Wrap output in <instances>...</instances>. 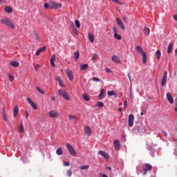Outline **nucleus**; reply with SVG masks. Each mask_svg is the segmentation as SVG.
Masks as SVG:
<instances>
[{"label":"nucleus","mask_w":177,"mask_h":177,"mask_svg":"<svg viewBox=\"0 0 177 177\" xmlns=\"http://www.w3.org/2000/svg\"><path fill=\"white\" fill-rule=\"evenodd\" d=\"M82 97L86 102H89V97L86 94H83Z\"/></svg>","instance_id":"obj_34"},{"label":"nucleus","mask_w":177,"mask_h":177,"mask_svg":"<svg viewBox=\"0 0 177 177\" xmlns=\"http://www.w3.org/2000/svg\"><path fill=\"white\" fill-rule=\"evenodd\" d=\"M64 165L65 167H68V166H70V162H65L64 163Z\"/></svg>","instance_id":"obj_52"},{"label":"nucleus","mask_w":177,"mask_h":177,"mask_svg":"<svg viewBox=\"0 0 177 177\" xmlns=\"http://www.w3.org/2000/svg\"><path fill=\"white\" fill-rule=\"evenodd\" d=\"M116 21H117L118 26H119L120 28H121V30H122V31H124V30H125V26L124 25V23L122 22L121 19L117 18Z\"/></svg>","instance_id":"obj_12"},{"label":"nucleus","mask_w":177,"mask_h":177,"mask_svg":"<svg viewBox=\"0 0 177 177\" xmlns=\"http://www.w3.org/2000/svg\"><path fill=\"white\" fill-rule=\"evenodd\" d=\"M48 115L50 118H57L59 117V113L56 111H50L48 112Z\"/></svg>","instance_id":"obj_9"},{"label":"nucleus","mask_w":177,"mask_h":177,"mask_svg":"<svg viewBox=\"0 0 177 177\" xmlns=\"http://www.w3.org/2000/svg\"><path fill=\"white\" fill-rule=\"evenodd\" d=\"M26 100H27L28 103H30L32 102V100H31V98H30V97H27Z\"/></svg>","instance_id":"obj_54"},{"label":"nucleus","mask_w":177,"mask_h":177,"mask_svg":"<svg viewBox=\"0 0 177 177\" xmlns=\"http://www.w3.org/2000/svg\"><path fill=\"white\" fill-rule=\"evenodd\" d=\"M133 133H136V135H143L145 132H146V129H145V126L143 124H140L137 126H135L133 129Z\"/></svg>","instance_id":"obj_1"},{"label":"nucleus","mask_w":177,"mask_h":177,"mask_svg":"<svg viewBox=\"0 0 177 177\" xmlns=\"http://www.w3.org/2000/svg\"><path fill=\"white\" fill-rule=\"evenodd\" d=\"M41 53V51L38 49L37 51H36V56H39V54Z\"/></svg>","instance_id":"obj_56"},{"label":"nucleus","mask_w":177,"mask_h":177,"mask_svg":"<svg viewBox=\"0 0 177 177\" xmlns=\"http://www.w3.org/2000/svg\"><path fill=\"white\" fill-rule=\"evenodd\" d=\"M36 89L38 92H39L40 93H41V95H45V91L42 89H41V88L39 87H36Z\"/></svg>","instance_id":"obj_36"},{"label":"nucleus","mask_w":177,"mask_h":177,"mask_svg":"<svg viewBox=\"0 0 177 177\" xmlns=\"http://www.w3.org/2000/svg\"><path fill=\"white\" fill-rule=\"evenodd\" d=\"M168 80V72L165 71L163 73V76L161 80L160 85L162 88L167 85V81Z\"/></svg>","instance_id":"obj_5"},{"label":"nucleus","mask_w":177,"mask_h":177,"mask_svg":"<svg viewBox=\"0 0 177 177\" xmlns=\"http://www.w3.org/2000/svg\"><path fill=\"white\" fill-rule=\"evenodd\" d=\"M66 75L71 81L74 80V75H73V71L71 69H66Z\"/></svg>","instance_id":"obj_11"},{"label":"nucleus","mask_w":177,"mask_h":177,"mask_svg":"<svg viewBox=\"0 0 177 177\" xmlns=\"http://www.w3.org/2000/svg\"><path fill=\"white\" fill-rule=\"evenodd\" d=\"M88 38L91 44L94 42L95 37H93V35L92 33H88Z\"/></svg>","instance_id":"obj_20"},{"label":"nucleus","mask_w":177,"mask_h":177,"mask_svg":"<svg viewBox=\"0 0 177 177\" xmlns=\"http://www.w3.org/2000/svg\"><path fill=\"white\" fill-rule=\"evenodd\" d=\"M105 71H106V73H111V70H110V68H105Z\"/></svg>","instance_id":"obj_57"},{"label":"nucleus","mask_w":177,"mask_h":177,"mask_svg":"<svg viewBox=\"0 0 177 177\" xmlns=\"http://www.w3.org/2000/svg\"><path fill=\"white\" fill-rule=\"evenodd\" d=\"M10 64L12 66V67H19V62L17 61L10 62Z\"/></svg>","instance_id":"obj_32"},{"label":"nucleus","mask_w":177,"mask_h":177,"mask_svg":"<svg viewBox=\"0 0 177 177\" xmlns=\"http://www.w3.org/2000/svg\"><path fill=\"white\" fill-rule=\"evenodd\" d=\"M114 145H115V149H120L121 147V145L120 144V141L118 140H115L114 141Z\"/></svg>","instance_id":"obj_23"},{"label":"nucleus","mask_w":177,"mask_h":177,"mask_svg":"<svg viewBox=\"0 0 177 177\" xmlns=\"http://www.w3.org/2000/svg\"><path fill=\"white\" fill-rule=\"evenodd\" d=\"M88 67H89V65H88V64H80V70H82V71H84V70H87Z\"/></svg>","instance_id":"obj_22"},{"label":"nucleus","mask_w":177,"mask_h":177,"mask_svg":"<svg viewBox=\"0 0 177 177\" xmlns=\"http://www.w3.org/2000/svg\"><path fill=\"white\" fill-rule=\"evenodd\" d=\"M66 175L68 177H71V175H73V171L71 170H67Z\"/></svg>","instance_id":"obj_44"},{"label":"nucleus","mask_w":177,"mask_h":177,"mask_svg":"<svg viewBox=\"0 0 177 177\" xmlns=\"http://www.w3.org/2000/svg\"><path fill=\"white\" fill-rule=\"evenodd\" d=\"M44 9H50V4L48 3H44Z\"/></svg>","instance_id":"obj_43"},{"label":"nucleus","mask_w":177,"mask_h":177,"mask_svg":"<svg viewBox=\"0 0 177 177\" xmlns=\"http://www.w3.org/2000/svg\"><path fill=\"white\" fill-rule=\"evenodd\" d=\"M111 60L112 62H113L114 63H117L118 64H120L121 63L120 57H117V55H112Z\"/></svg>","instance_id":"obj_15"},{"label":"nucleus","mask_w":177,"mask_h":177,"mask_svg":"<svg viewBox=\"0 0 177 177\" xmlns=\"http://www.w3.org/2000/svg\"><path fill=\"white\" fill-rule=\"evenodd\" d=\"M147 171L149 170H146V169H145L143 175H147Z\"/></svg>","instance_id":"obj_62"},{"label":"nucleus","mask_w":177,"mask_h":177,"mask_svg":"<svg viewBox=\"0 0 177 177\" xmlns=\"http://www.w3.org/2000/svg\"><path fill=\"white\" fill-rule=\"evenodd\" d=\"M51 100H56V97H55V95L51 96Z\"/></svg>","instance_id":"obj_61"},{"label":"nucleus","mask_w":177,"mask_h":177,"mask_svg":"<svg viewBox=\"0 0 177 177\" xmlns=\"http://www.w3.org/2000/svg\"><path fill=\"white\" fill-rule=\"evenodd\" d=\"M18 114H19V107L15 106L13 109V117H17Z\"/></svg>","instance_id":"obj_21"},{"label":"nucleus","mask_w":177,"mask_h":177,"mask_svg":"<svg viewBox=\"0 0 177 177\" xmlns=\"http://www.w3.org/2000/svg\"><path fill=\"white\" fill-rule=\"evenodd\" d=\"M35 39H36V41H39V37L38 36V34L35 33Z\"/></svg>","instance_id":"obj_50"},{"label":"nucleus","mask_w":177,"mask_h":177,"mask_svg":"<svg viewBox=\"0 0 177 177\" xmlns=\"http://www.w3.org/2000/svg\"><path fill=\"white\" fill-rule=\"evenodd\" d=\"M50 9H59L63 6L62 3H57L53 0H50Z\"/></svg>","instance_id":"obj_4"},{"label":"nucleus","mask_w":177,"mask_h":177,"mask_svg":"<svg viewBox=\"0 0 177 177\" xmlns=\"http://www.w3.org/2000/svg\"><path fill=\"white\" fill-rule=\"evenodd\" d=\"M74 59L75 60H78V59H80V50H77L74 53Z\"/></svg>","instance_id":"obj_28"},{"label":"nucleus","mask_w":177,"mask_h":177,"mask_svg":"<svg viewBox=\"0 0 177 177\" xmlns=\"http://www.w3.org/2000/svg\"><path fill=\"white\" fill-rule=\"evenodd\" d=\"M127 77H128V78H129V81H130V83L132 84V80L131 79V74H130V73H128V74H127Z\"/></svg>","instance_id":"obj_51"},{"label":"nucleus","mask_w":177,"mask_h":177,"mask_svg":"<svg viewBox=\"0 0 177 177\" xmlns=\"http://www.w3.org/2000/svg\"><path fill=\"white\" fill-rule=\"evenodd\" d=\"M80 169L85 170V169H89V165H83L80 167Z\"/></svg>","instance_id":"obj_40"},{"label":"nucleus","mask_w":177,"mask_h":177,"mask_svg":"<svg viewBox=\"0 0 177 177\" xmlns=\"http://www.w3.org/2000/svg\"><path fill=\"white\" fill-rule=\"evenodd\" d=\"M39 50L40 53H41V52H44V51H45V50H46V46H44V47H42V48H39Z\"/></svg>","instance_id":"obj_48"},{"label":"nucleus","mask_w":177,"mask_h":177,"mask_svg":"<svg viewBox=\"0 0 177 177\" xmlns=\"http://www.w3.org/2000/svg\"><path fill=\"white\" fill-rule=\"evenodd\" d=\"M84 130V133H86L87 136H91V135H92V129H91V127L89 126H86Z\"/></svg>","instance_id":"obj_14"},{"label":"nucleus","mask_w":177,"mask_h":177,"mask_svg":"<svg viewBox=\"0 0 177 177\" xmlns=\"http://www.w3.org/2000/svg\"><path fill=\"white\" fill-rule=\"evenodd\" d=\"M144 32L145 35H149L150 34V28H145Z\"/></svg>","instance_id":"obj_33"},{"label":"nucleus","mask_w":177,"mask_h":177,"mask_svg":"<svg viewBox=\"0 0 177 177\" xmlns=\"http://www.w3.org/2000/svg\"><path fill=\"white\" fill-rule=\"evenodd\" d=\"M1 23L3 24H6V26H8V27H10V28H15V24H13L10 21L6 19H1Z\"/></svg>","instance_id":"obj_7"},{"label":"nucleus","mask_w":177,"mask_h":177,"mask_svg":"<svg viewBox=\"0 0 177 177\" xmlns=\"http://www.w3.org/2000/svg\"><path fill=\"white\" fill-rule=\"evenodd\" d=\"M51 67H55V62H50Z\"/></svg>","instance_id":"obj_59"},{"label":"nucleus","mask_w":177,"mask_h":177,"mask_svg":"<svg viewBox=\"0 0 177 177\" xmlns=\"http://www.w3.org/2000/svg\"><path fill=\"white\" fill-rule=\"evenodd\" d=\"M3 120H4V121H8V119L6 118V116H3Z\"/></svg>","instance_id":"obj_63"},{"label":"nucleus","mask_w":177,"mask_h":177,"mask_svg":"<svg viewBox=\"0 0 177 177\" xmlns=\"http://www.w3.org/2000/svg\"><path fill=\"white\" fill-rule=\"evenodd\" d=\"M50 62H56V57H55V54L51 56Z\"/></svg>","instance_id":"obj_41"},{"label":"nucleus","mask_w":177,"mask_h":177,"mask_svg":"<svg viewBox=\"0 0 177 177\" xmlns=\"http://www.w3.org/2000/svg\"><path fill=\"white\" fill-rule=\"evenodd\" d=\"M92 81H95V82H99L100 79H99V77H93Z\"/></svg>","instance_id":"obj_47"},{"label":"nucleus","mask_w":177,"mask_h":177,"mask_svg":"<svg viewBox=\"0 0 177 177\" xmlns=\"http://www.w3.org/2000/svg\"><path fill=\"white\" fill-rule=\"evenodd\" d=\"M124 107H128V101L125 100L124 102Z\"/></svg>","instance_id":"obj_55"},{"label":"nucleus","mask_w":177,"mask_h":177,"mask_svg":"<svg viewBox=\"0 0 177 177\" xmlns=\"http://www.w3.org/2000/svg\"><path fill=\"white\" fill-rule=\"evenodd\" d=\"M68 118H69V120H77V115H70L69 116H68Z\"/></svg>","instance_id":"obj_39"},{"label":"nucleus","mask_w":177,"mask_h":177,"mask_svg":"<svg viewBox=\"0 0 177 177\" xmlns=\"http://www.w3.org/2000/svg\"><path fill=\"white\" fill-rule=\"evenodd\" d=\"M109 96H114V97H117V93L114 91H108Z\"/></svg>","instance_id":"obj_26"},{"label":"nucleus","mask_w":177,"mask_h":177,"mask_svg":"<svg viewBox=\"0 0 177 177\" xmlns=\"http://www.w3.org/2000/svg\"><path fill=\"white\" fill-rule=\"evenodd\" d=\"M150 150V153L149 154L151 156V157H154L156 156V153H154L156 152V149H153L152 147L149 148Z\"/></svg>","instance_id":"obj_31"},{"label":"nucleus","mask_w":177,"mask_h":177,"mask_svg":"<svg viewBox=\"0 0 177 177\" xmlns=\"http://www.w3.org/2000/svg\"><path fill=\"white\" fill-rule=\"evenodd\" d=\"M108 171H111V167H106Z\"/></svg>","instance_id":"obj_64"},{"label":"nucleus","mask_w":177,"mask_h":177,"mask_svg":"<svg viewBox=\"0 0 177 177\" xmlns=\"http://www.w3.org/2000/svg\"><path fill=\"white\" fill-rule=\"evenodd\" d=\"M113 2H115V3H118V5H120V1L119 0H112Z\"/></svg>","instance_id":"obj_58"},{"label":"nucleus","mask_w":177,"mask_h":177,"mask_svg":"<svg viewBox=\"0 0 177 177\" xmlns=\"http://www.w3.org/2000/svg\"><path fill=\"white\" fill-rule=\"evenodd\" d=\"M66 149L68 150L71 156H73V157H75V156L77 155V152H75V150L74 149L73 146H71V145L66 144Z\"/></svg>","instance_id":"obj_6"},{"label":"nucleus","mask_w":177,"mask_h":177,"mask_svg":"<svg viewBox=\"0 0 177 177\" xmlns=\"http://www.w3.org/2000/svg\"><path fill=\"white\" fill-rule=\"evenodd\" d=\"M145 169L146 171H151V169H153V166L149 163H147L145 164Z\"/></svg>","instance_id":"obj_27"},{"label":"nucleus","mask_w":177,"mask_h":177,"mask_svg":"<svg viewBox=\"0 0 177 177\" xmlns=\"http://www.w3.org/2000/svg\"><path fill=\"white\" fill-rule=\"evenodd\" d=\"M4 10H5V12H6V13H12V12H13V9L9 6H6L4 8Z\"/></svg>","instance_id":"obj_24"},{"label":"nucleus","mask_w":177,"mask_h":177,"mask_svg":"<svg viewBox=\"0 0 177 177\" xmlns=\"http://www.w3.org/2000/svg\"><path fill=\"white\" fill-rule=\"evenodd\" d=\"M98 97L100 99H104L106 97V90L104 88H102L100 94L98 95Z\"/></svg>","instance_id":"obj_17"},{"label":"nucleus","mask_w":177,"mask_h":177,"mask_svg":"<svg viewBox=\"0 0 177 177\" xmlns=\"http://www.w3.org/2000/svg\"><path fill=\"white\" fill-rule=\"evenodd\" d=\"M174 49V43H169L167 47V53H171Z\"/></svg>","instance_id":"obj_19"},{"label":"nucleus","mask_w":177,"mask_h":177,"mask_svg":"<svg viewBox=\"0 0 177 177\" xmlns=\"http://www.w3.org/2000/svg\"><path fill=\"white\" fill-rule=\"evenodd\" d=\"M75 24L77 28H80V27H81V24L80 23V21H78L77 19L75 21Z\"/></svg>","instance_id":"obj_38"},{"label":"nucleus","mask_w":177,"mask_h":177,"mask_svg":"<svg viewBox=\"0 0 177 177\" xmlns=\"http://www.w3.org/2000/svg\"><path fill=\"white\" fill-rule=\"evenodd\" d=\"M8 77H9L10 82H12V81H15V77L13 76V75L10 74V75H8Z\"/></svg>","instance_id":"obj_42"},{"label":"nucleus","mask_w":177,"mask_h":177,"mask_svg":"<svg viewBox=\"0 0 177 177\" xmlns=\"http://www.w3.org/2000/svg\"><path fill=\"white\" fill-rule=\"evenodd\" d=\"M97 107H103L104 106V103L103 102L99 101L97 102Z\"/></svg>","instance_id":"obj_37"},{"label":"nucleus","mask_w":177,"mask_h":177,"mask_svg":"<svg viewBox=\"0 0 177 177\" xmlns=\"http://www.w3.org/2000/svg\"><path fill=\"white\" fill-rule=\"evenodd\" d=\"M98 154H100V156H102L105 160H109V154L106 153V151H100L98 152Z\"/></svg>","instance_id":"obj_18"},{"label":"nucleus","mask_w":177,"mask_h":177,"mask_svg":"<svg viewBox=\"0 0 177 177\" xmlns=\"http://www.w3.org/2000/svg\"><path fill=\"white\" fill-rule=\"evenodd\" d=\"M25 118L27 120L28 118V112L27 111H25Z\"/></svg>","instance_id":"obj_53"},{"label":"nucleus","mask_w":177,"mask_h":177,"mask_svg":"<svg viewBox=\"0 0 177 177\" xmlns=\"http://www.w3.org/2000/svg\"><path fill=\"white\" fill-rule=\"evenodd\" d=\"M72 24L73 26V31L74 34H76V35H78V30H77V28H75V26H74V23H72Z\"/></svg>","instance_id":"obj_35"},{"label":"nucleus","mask_w":177,"mask_h":177,"mask_svg":"<svg viewBox=\"0 0 177 177\" xmlns=\"http://www.w3.org/2000/svg\"><path fill=\"white\" fill-rule=\"evenodd\" d=\"M156 59H160L161 58V50H157L156 53Z\"/></svg>","instance_id":"obj_30"},{"label":"nucleus","mask_w":177,"mask_h":177,"mask_svg":"<svg viewBox=\"0 0 177 177\" xmlns=\"http://www.w3.org/2000/svg\"><path fill=\"white\" fill-rule=\"evenodd\" d=\"M56 154H57V156H62L63 154V149L59 147L56 151Z\"/></svg>","instance_id":"obj_25"},{"label":"nucleus","mask_w":177,"mask_h":177,"mask_svg":"<svg viewBox=\"0 0 177 177\" xmlns=\"http://www.w3.org/2000/svg\"><path fill=\"white\" fill-rule=\"evenodd\" d=\"M113 31L114 33V38L118 39V41H121V39H122V37H121L120 35L118 34V30L114 26L113 27Z\"/></svg>","instance_id":"obj_8"},{"label":"nucleus","mask_w":177,"mask_h":177,"mask_svg":"<svg viewBox=\"0 0 177 177\" xmlns=\"http://www.w3.org/2000/svg\"><path fill=\"white\" fill-rule=\"evenodd\" d=\"M135 120V116L133 115L130 114L129 115V119H128V125L129 127H133V121Z\"/></svg>","instance_id":"obj_10"},{"label":"nucleus","mask_w":177,"mask_h":177,"mask_svg":"<svg viewBox=\"0 0 177 177\" xmlns=\"http://www.w3.org/2000/svg\"><path fill=\"white\" fill-rule=\"evenodd\" d=\"M97 59V54H94L91 58L92 60H96Z\"/></svg>","instance_id":"obj_49"},{"label":"nucleus","mask_w":177,"mask_h":177,"mask_svg":"<svg viewBox=\"0 0 177 177\" xmlns=\"http://www.w3.org/2000/svg\"><path fill=\"white\" fill-rule=\"evenodd\" d=\"M58 93L61 97H63V99H65V100H70V96L68 95V93H67V91L63 89H59L58 91Z\"/></svg>","instance_id":"obj_3"},{"label":"nucleus","mask_w":177,"mask_h":177,"mask_svg":"<svg viewBox=\"0 0 177 177\" xmlns=\"http://www.w3.org/2000/svg\"><path fill=\"white\" fill-rule=\"evenodd\" d=\"M2 114H3V117L6 115V113L5 112V109H3Z\"/></svg>","instance_id":"obj_60"},{"label":"nucleus","mask_w":177,"mask_h":177,"mask_svg":"<svg viewBox=\"0 0 177 177\" xmlns=\"http://www.w3.org/2000/svg\"><path fill=\"white\" fill-rule=\"evenodd\" d=\"M31 107H32V109H34V110H37V105L35 104V103L32 102V104H30Z\"/></svg>","instance_id":"obj_46"},{"label":"nucleus","mask_w":177,"mask_h":177,"mask_svg":"<svg viewBox=\"0 0 177 177\" xmlns=\"http://www.w3.org/2000/svg\"><path fill=\"white\" fill-rule=\"evenodd\" d=\"M166 97L170 104H174V97H172V94H171V93H167L166 94Z\"/></svg>","instance_id":"obj_13"},{"label":"nucleus","mask_w":177,"mask_h":177,"mask_svg":"<svg viewBox=\"0 0 177 177\" xmlns=\"http://www.w3.org/2000/svg\"><path fill=\"white\" fill-rule=\"evenodd\" d=\"M56 81L59 83V85L61 86V88H64L66 86L64 85V83H63V80H62V78L59 76L55 77Z\"/></svg>","instance_id":"obj_16"},{"label":"nucleus","mask_w":177,"mask_h":177,"mask_svg":"<svg viewBox=\"0 0 177 177\" xmlns=\"http://www.w3.org/2000/svg\"><path fill=\"white\" fill-rule=\"evenodd\" d=\"M19 131L21 133H24V127H23V124L19 125Z\"/></svg>","instance_id":"obj_45"},{"label":"nucleus","mask_w":177,"mask_h":177,"mask_svg":"<svg viewBox=\"0 0 177 177\" xmlns=\"http://www.w3.org/2000/svg\"><path fill=\"white\" fill-rule=\"evenodd\" d=\"M136 49L142 57V64H146V62H147V54H146V52L143 50V48H142L140 46H137Z\"/></svg>","instance_id":"obj_2"},{"label":"nucleus","mask_w":177,"mask_h":177,"mask_svg":"<svg viewBox=\"0 0 177 177\" xmlns=\"http://www.w3.org/2000/svg\"><path fill=\"white\" fill-rule=\"evenodd\" d=\"M142 168H143V165H140L136 167V171H137V173L138 174V175H139V174H140V172H142Z\"/></svg>","instance_id":"obj_29"}]
</instances>
